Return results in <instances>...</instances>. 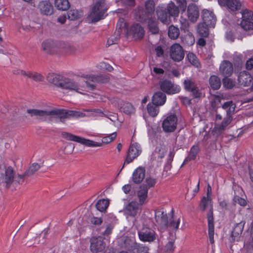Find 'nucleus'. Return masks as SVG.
I'll use <instances>...</instances> for the list:
<instances>
[{"label": "nucleus", "instance_id": "nucleus-6", "mask_svg": "<svg viewBox=\"0 0 253 253\" xmlns=\"http://www.w3.org/2000/svg\"><path fill=\"white\" fill-rule=\"evenodd\" d=\"M61 136L67 140L77 142L87 147H101L103 145L102 143L95 142L92 140L86 139L67 132H62Z\"/></svg>", "mask_w": 253, "mask_h": 253}, {"label": "nucleus", "instance_id": "nucleus-33", "mask_svg": "<svg viewBox=\"0 0 253 253\" xmlns=\"http://www.w3.org/2000/svg\"><path fill=\"white\" fill-rule=\"evenodd\" d=\"M210 27L203 22L199 23L197 26L198 33L201 37H207L209 35V28Z\"/></svg>", "mask_w": 253, "mask_h": 253}, {"label": "nucleus", "instance_id": "nucleus-55", "mask_svg": "<svg viewBox=\"0 0 253 253\" xmlns=\"http://www.w3.org/2000/svg\"><path fill=\"white\" fill-rule=\"evenodd\" d=\"M223 84L227 88H232L235 85L234 82L231 79L228 78V77H225L223 79Z\"/></svg>", "mask_w": 253, "mask_h": 253}, {"label": "nucleus", "instance_id": "nucleus-15", "mask_svg": "<svg viewBox=\"0 0 253 253\" xmlns=\"http://www.w3.org/2000/svg\"><path fill=\"white\" fill-rule=\"evenodd\" d=\"M202 18L203 23L211 27H214L216 21V18L212 12L207 9L203 10Z\"/></svg>", "mask_w": 253, "mask_h": 253}, {"label": "nucleus", "instance_id": "nucleus-22", "mask_svg": "<svg viewBox=\"0 0 253 253\" xmlns=\"http://www.w3.org/2000/svg\"><path fill=\"white\" fill-rule=\"evenodd\" d=\"M145 175V169L144 168L140 167L133 172L132 179L136 184L140 183L144 179Z\"/></svg>", "mask_w": 253, "mask_h": 253}, {"label": "nucleus", "instance_id": "nucleus-2", "mask_svg": "<svg viewBox=\"0 0 253 253\" xmlns=\"http://www.w3.org/2000/svg\"><path fill=\"white\" fill-rule=\"evenodd\" d=\"M27 113L31 117H35L37 119L41 120H45L47 116H50V119L52 117H54L63 124L65 123V119H67L64 114H62L63 112L60 109L54 108L50 110L28 109L27 110Z\"/></svg>", "mask_w": 253, "mask_h": 253}, {"label": "nucleus", "instance_id": "nucleus-3", "mask_svg": "<svg viewBox=\"0 0 253 253\" xmlns=\"http://www.w3.org/2000/svg\"><path fill=\"white\" fill-rule=\"evenodd\" d=\"M211 199L210 197H203L200 204V209L204 211L206 208L209 207V211L207 214V218L208 220V226H209V236L210 243L212 244L214 243V224H213V209L211 204Z\"/></svg>", "mask_w": 253, "mask_h": 253}, {"label": "nucleus", "instance_id": "nucleus-42", "mask_svg": "<svg viewBox=\"0 0 253 253\" xmlns=\"http://www.w3.org/2000/svg\"><path fill=\"white\" fill-rule=\"evenodd\" d=\"M83 11L76 9H71L67 13L68 19L71 20H77L83 15Z\"/></svg>", "mask_w": 253, "mask_h": 253}, {"label": "nucleus", "instance_id": "nucleus-53", "mask_svg": "<svg viewBox=\"0 0 253 253\" xmlns=\"http://www.w3.org/2000/svg\"><path fill=\"white\" fill-rule=\"evenodd\" d=\"M242 20H253V12L245 9L242 11Z\"/></svg>", "mask_w": 253, "mask_h": 253}, {"label": "nucleus", "instance_id": "nucleus-61", "mask_svg": "<svg viewBox=\"0 0 253 253\" xmlns=\"http://www.w3.org/2000/svg\"><path fill=\"white\" fill-rule=\"evenodd\" d=\"M174 154L173 152H170L169 155V158L168 159L167 164L165 166V169L167 170L170 169L171 168V163L172 161L173 158L174 157Z\"/></svg>", "mask_w": 253, "mask_h": 253}, {"label": "nucleus", "instance_id": "nucleus-34", "mask_svg": "<svg viewBox=\"0 0 253 253\" xmlns=\"http://www.w3.org/2000/svg\"><path fill=\"white\" fill-rule=\"evenodd\" d=\"M148 187L147 186L142 185L140 186L139 190L137 192V196L139 199L140 204L142 205L147 197Z\"/></svg>", "mask_w": 253, "mask_h": 253}, {"label": "nucleus", "instance_id": "nucleus-28", "mask_svg": "<svg viewBox=\"0 0 253 253\" xmlns=\"http://www.w3.org/2000/svg\"><path fill=\"white\" fill-rule=\"evenodd\" d=\"M41 168V166L38 163H34L31 164L22 175H18L19 179L24 178L26 176H31L34 175Z\"/></svg>", "mask_w": 253, "mask_h": 253}, {"label": "nucleus", "instance_id": "nucleus-21", "mask_svg": "<svg viewBox=\"0 0 253 253\" xmlns=\"http://www.w3.org/2000/svg\"><path fill=\"white\" fill-rule=\"evenodd\" d=\"M138 210V203L136 202H131L126 206L124 212L126 215L134 217L137 214Z\"/></svg>", "mask_w": 253, "mask_h": 253}, {"label": "nucleus", "instance_id": "nucleus-17", "mask_svg": "<svg viewBox=\"0 0 253 253\" xmlns=\"http://www.w3.org/2000/svg\"><path fill=\"white\" fill-rule=\"evenodd\" d=\"M187 14L189 20L192 23L196 22L199 17V10L195 4H190L187 10Z\"/></svg>", "mask_w": 253, "mask_h": 253}, {"label": "nucleus", "instance_id": "nucleus-13", "mask_svg": "<svg viewBox=\"0 0 253 253\" xmlns=\"http://www.w3.org/2000/svg\"><path fill=\"white\" fill-rule=\"evenodd\" d=\"M141 151L137 143L131 144L128 150L127 157L124 164L126 163L129 164L135 158L138 156ZM124 165H123L122 168H124Z\"/></svg>", "mask_w": 253, "mask_h": 253}, {"label": "nucleus", "instance_id": "nucleus-8", "mask_svg": "<svg viewBox=\"0 0 253 253\" xmlns=\"http://www.w3.org/2000/svg\"><path fill=\"white\" fill-rule=\"evenodd\" d=\"M14 171L11 167L2 168L0 167V185L6 184L8 188L13 181Z\"/></svg>", "mask_w": 253, "mask_h": 253}, {"label": "nucleus", "instance_id": "nucleus-57", "mask_svg": "<svg viewBox=\"0 0 253 253\" xmlns=\"http://www.w3.org/2000/svg\"><path fill=\"white\" fill-rule=\"evenodd\" d=\"M61 42H54L52 54H61Z\"/></svg>", "mask_w": 253, "mask_h": 253}, {"label": "nucleus", "instance_id": "nucleus-35", "mask_svg": "<svg viewBox=\"0 0 253 253\" xmlns=\"http://www.w3.org/2000/svg\"><path fill=\"white\" fill-rule=\"evenodd\" d=\"M136 243L128 237H124L121 239V245L123 248L127 249L129 252Z\"/></svg>", "mask_w": 253, "mask_h": 253}, {"label": "nucleus", "instance_id": "nucleus-52", "mask_svg": "<svg viewBox=\"0 0 253 253\" xmlns=\"http://www.w3.org/2000/svg\"><path fill=\"white\" fill-rule=\"evenodd\" d=\"M219 205L224 210L233 211L235 204H230L226 200H223L219 202Z\"/></svg>", "mask_w": 253, "mask_h": 253}, {"label": "nucleus", "instance_id": "nucleus-14", "mask_svg": "<svg viewBox=\"0 0 253 253\" xmlns=\"http://www.w3.org/2000/svg\"><path fill=\"white\" fill-rule=\"evenodd\" d=\"M170 55L173 60L180 61L184 57V52L179 44L175 43L171 46Z\"/></svg>", "mask_w": 253, "mask_h": 253}, {"label": "nucleus", "instance_id": "nucleus-12", "mask_svg": "<svg viewBox=\"0 0 253 253\" xmlns=\"http://www.w3.org/2000/svg\"><path fill=\"white\" fill-rule=\"evenodd\" d=\"M90 251L93 253L103 252L105 248V244L102 237H93L90 239Z\"/></svg>", "mask_w": 253, "mask_h": 253}, {"label": "nucleus", "instance_id": "nucleus-56", "mask_svg": "<svg viewBox=\"0 0 253 253\" xmlns=\"http://www.w3.org/2000/svg\"><path fill=\"white\" fill-rule=\"evenodd\" d=\"M117 28L118 29L117 35H119L123 29L126 28V23L123 18H120L117 25Z\"/></svg>", "mask_w": 253, "mask_h": 253}, {"label": "nucleus", "instance_id": "nucleus-30", "mask_svg": "<svg viewBox=\"0 0 253 253\" xmlns=\"http://www.w3.org/2000/svg\"><path fill=\"white\" fill-rule=\"evenodd\" d=\"M89 80L93 83L105 84L109 82L110 77L106 75H101L99 76L92 75L89 76Z\"/></svg>", "mask_w": 253, "mask_h": 253}, {"label": "nucleus", "instance_id": "nucleus-4", "mask_svg": "<svg viewBox=\"0 0 253 253\" xmlns=\"http://www.w3.org/2000/svg\"><path fill=\"white\" fill-rule=\"evenodd\" d=\"M107 7L105 1L100 0L97 1L92 8L91 12L88 15L87 19L92 23H94L103 19L106 15Z\"/></svg>", "mask_w": 253, "mask_h": 253}, {"label": "nucleus", "instance_id": "nucleus-27", "mask_svg": "<svg viewBox=\"0 0 253 253\" xmlns=\"http://www.w3.org/2000/svg\"><path fill=\"white\" fill-rule=\"evenodd\" d=\"M166 95L161 91L154 93L152 98V103L156 106H162L165 104L166 101Z\"/></svg>", "mask_w": 253, "mask_h": 253}, {"label": "nucleus", "instance_id": "nucleus-18", "mask_svg": "<svg viewBox=\"0 0 253 253\" xmlns=\"http://www.w3.org/2000/svg\"><path fill=\"white\" fill-rule=\"evenodd\" d=\"M233 68L232 63L228 60L222 62L219 67V72L225 77H228L232 75Z\"/></svg>", "mask_w": 253, "mask_h": 253}, {"label": "nucleus", "instance_id": "nucleus-51", "mask_svg": "<svg viewBox=\"0 0 253 253\" xmlns=\"http://www.w3.org/2000/svg\"><path fill=\"white\" fill-rule=\"evenodd\" d=\"M180 24V29L181 31H184L185 32H188L189 31V24L188 20L183 17H181L179 20Z\"/></svg>", "mask_w": 253, "mask_h": 253}, {"label": "nucleus", "instance_id": "nucleus-50", "mask_svg": "<svg viewBox=\"0 0 253 253\" xmlns=\"http://www.w3.org/2000/svg\"><path fill=\"white\" fill-rule=\"evenodd\" d=\"M41 230L36 231V232L31 237L30 243L29 244L30 245H35L39 244L40 241V237H39V235H41Z\"/></svg>", "mask_w": 253, "mask_h": 253}, {"label": "nucleus", "instance_id": "nucleus-7", "mask_svg": "<svg viewBox=\"0 0 253 253\" xmlns=\"http://www.w3.org/2000/svg\"><path fill=\"white\" fill-rule=\"evenodd\" d=\"M235 104L233 103L232 101H227L224 103L222 105V108L226 110L227 117L224 119L221 124L216 126V128L219 131H222L231 122L232 117L231 114L234 112L235 109Z\"/></svg>", "mask_w": 253, "mask_h": 253}, {"label": "nucleus", "instance_id": "nucleus-10", "mask_svg": "<svg viewBox=\"0 0 253 253\" xmlns=\"http://www.w3.org/2000/svg\"><path fill=\"white\" fill-rule=\"evenodd\" d=\"M177 118L175 115H170L167 117L163 121L162 127L165 132H171L174 131L176 128Z\"/></svg>", "mask_w": 253, "mask_h": 253}, {"label": "nucleus", "instance_id": "nucleus-59", "mask_svg": "<svg viewBox=\"0 0 253 253\" xmlns=\"http://www.w3.org/2000/svg\"><path fill=\"white\" fill-rule=\"evenodd\" d=\"M174 250V241H169L165 246V251L168 253H172Z\"/></svg>", "mask_w": 253, "mask_h": 253}, {"label": "nucleus", "instance_id": "nucleus-1", "mask_svg": "<svg viewBox=\"0 0 253 253\" xmlns=\"http://www.w3.org/2000/svg\"><path fill=\"white\" fill-rule=\"evenodd\" d=\"M46 78L49 83L52 84L56 87H60L62 89L74 90L82 93L79 91L80 88L78 84L71 79L64 78L60 75L54 73L48 74Z\"/></svg>", "mask_w": 253, "mask_h": 253}, {"label": "nucleus", "instance_id": "nucleus-20", "mask_svg": "<svg viewBox=\"0 0 253 253\" xmlns=\"http://www.w3.org/2000/svg\"><path fill=\"white\" fill-rule=\"evenodd\" d=\"M152 16L151 13H148L147 11L142 7H138L135 13L136 19L142 23L148 21L150 19H152Z\"/></svg>", "mask_w": 253, "mask_h": 253}, {"label": "nucleus", "instance_id": "nucleus-5", "mask_svg": "<svg viewBox=\"0 0 253 253\" xmlns=\"http://www.w3.org/2000/svg\"><path fill=\"white\" fill-rule=\"evenodd\" d=\"M155 220L158 224L164 228H166L169 226L174 229H177L179 224V219L176 222L174 221L173 211L171 213V218L169 220L166 213L164 211H158L155 213Z\"/></svg>", "mask_w": 253, "mask_h": 253}, {"label": "nucleus", "instance_id": "nucleus-60", "mask_svg": "<svg viewBox=\"0 0 253 253\" xmlns=\"http://www.w3.org/2000/svg\"><path fill=\"white\" fill-rule=\"evenodd\" d=\"M179 8L182 9L183 11H184L187 7V1L186 0H175Z\"/></svg>", "mask_w": 253, "mask_h": 253}, {"label": "nucleus", "instance_id": "nucleus-32", "mask_svg": "<svg viewBox=\"0 0 253 253\" xmlns=\"http://www.w3.org/2000/svg\"><path fill=\"white\" fill-rule=\"evenodd\" d=\"M60 110L63 112L62 114H64L67 118H69L70 117L80 118L85 116V114L84 113L78 111L65 110L63 109H60Z\"/></svg>", "mask_w": 253, "mask_h": 253}, {"label": "nucleus", "instance_id": "nucleus-9", "mask_svg": "<svg viewBox=\"0 0 253 253\" xmlns=\"http://www.w3.org/2000/svg\"><path fill=\"white\" fill-rule=\"evenodd\" d=\"M160 87L163 91L168 94H175L178 93L180 90V88L178 85L168 80L161 81Z\"/></svg>", "mask_w": 253, "mask_h": 253}, {"label": "nucleus", "instance_id": "nucleus-37", "mask_svg": "<svg viewBox=\"0 0 253 253\" xmlns=\"http://www.w3.org/2000/svg\"><path fill=\"white\" fill-rule=\"evenodd\" d=\"M209 84L212 89L217 90L220 88L221 82L219 78L216 76L212 75L210 78Z\"/></svg>", "mask_w": 253, "mask_h": 253}, {"label": "nucleus", "instance_id": "nucleus-16", "mask_svg": "<svg viewBox=\"0 0 253 253\" xmlns=\"http://www.w3.org/2000/svg\"><path fill=\"white\" fill-rule=\"evenodd\" d=\"M156 15L158 19L163 24L169 25L170 23V17L166 8L158 7L156 9Z\"/></svg>", "mask_w": 253, "mask_h": 253}, {"label": "nucleus", "instance_id": "nucleus-41", "mask_svg": "<svg viewBox=\"0 0 253 253\" xmlns=\"http://www.w3.org/2000/svg\"><path fill=\"white\" fill-rule=\"evenodd\" d=\"M179 34L180 31L177 27L173 25L169 26L168 29V35L171 39H177L178 38Z\"/></svg>", "mask_w": 253, "mask_h": 253}, {"label": "nucleus", "instance_id": "nucleus-39", "mask_svg": "<svg viewBox=\"0 0 253 253\" xmlns=\"http://www.w3.org/2000/svg\"><path fill=\"white\" fill-rule=\"evenodd\" d=\"M109 205V200L108 199H100L95 204L97 210L101 212L105 211Z\"/></svg>", "mask_w": 253, "mask_h": 253}, {"label": "nucleus", "instance_id": "nucleus-63", "mask_svg": "<svg viewBox=\"0 0 253 253\" xmlns=\"http://www.w3.org/2000/svg\"><path fill=\"white\" fill-rule=\"evenodd\" d=\"M198 152V148L197 146H193L191 149L190 153L189 154V156L192 160H194L196 158V156Z\"/></svg>", "mask_w": 253, "mask_h": 253}, {"label": "nucleus", "instance_id": "nucleus-58", "mask_svg": "<svg viewBox=\"0 0 253 253\" xmlns=\"http://www.w3.org/2000/svg\"><path fill=\"white\" fill-rule=\"evenodd\" d=\"M184 85L185 89L188 91H190L195 87L194 83L191 80L189 79L184 81Z\"/></svg>", "mask_w": 253, "mask_h": 253}, {"label": "nucleus", "instance_id": "nucleus-29", "mask_svg": "<svg viewBox=\"0 0 253 253\" xmlns=\"http://www.w3.org/2000/svg\"><path fill=\"white\" fill-rule=\"evenodd\" d=\"M120 110L126 114H131L134 112L135 109L132 105L129 102L121 101L119 104Z\"/></svg>", "mask_w": 253, "mask_h": 253}, {"label": "nucleus", "instance_id": "nucleus-46", "mask_svg": "<svg viewBox=\"0 0 253 253\" xmlns=\"http://www.w3.org/2000/svg\"><path fill=\"white\" fill-rule=\"evenodd\" d=\"M158 106L151 104H148L147 105V110L149 114L152 117H156L159 113Z\"/></svg>", "mask_w": 253, "mask_h": 253}, {"label": "nucleus", "instance_id": "nucleus-19", "mask_svg": "<svg viewBox=\"0 0 253 253\" xmlns=\"http://www.w3.org/2000/svg\"><path fill=\"white\" fill-rule=\"evenodd\" d=\"M245 224V221H241L240 223L236 224L232 232L231 242L238 241L243 232Z\"/></svg>", "mask_w": 253, "mask_h": 253}, {"label": "nucleus", "instance_id": "nucleus-45", "mask_svg": "<svg viewBox=\"0 0 253 253\" xmlns=\"http://www.w3.org/2000/svg\"><path fill=\"white\" fill-rule=\"evenodd\" d=\"M28 78L32 79L36 82H42L44 79L43 76L41 73L31 71H30Z\"/></svg>", "mask_w": 253, "mask_h": 253}, {"label": "nucleus", "instance_id": "nucleus-43", "mask_svg": "<svg viewBox=\"0 0 253 253\" xmlns=\"http://www.w3.org/2000/svg\"><path fill=\"white\" fill-rule=\"evenodd\" d=\"M226 6L232 11H235L240 9L241 3L238 0H229Z\"/></svg>", "mask_w": 253, "mask_h": 253}, {"label": "nucleus", "instance_id": "nucleus-62", "mask_svg": "<svg viewBox=\"0 0 253 253\" xmlns=\"http://www.w3.org/2000/svg\"><path fill=\"white\" fill-rule=\"evenodd\" d=\"M117 136V133L114 132L107 137H105L103 139V142L108 143L112 142Z\"/></svg>", "mask_w": 253, "mask_h": 253}, {"label": "nucleus", "instance_id": "nucleus-47", "mask_svg": "<svg viewBox=\"0 0 253 253\" xmlns=\"http://www.w3.org/2000/svg\"><path fill=\"white\" fill-rule=\"evenodd\" d=\"M155 2L153 0H148L145 2V10L147 11L148 13H151L152 15L155 11Z\"/></svg>", "mask_w": 253, "mask_h": 253}, {"label": "nucleus", "instance_id": "nucleus-24", "mask_svg": "<svg viewBox=\"0 0 253 253\" xmlns=\"http://www.w3.org/2000/svg\"><path fill=\"white\" fill-rule=\"evenodd\" d=\"M130 33L135 39H142L144 35V28L139 24H133L130 28Z\"/></svg>", "mask_w": 253, "mask_h": 253}, {"label": "nucleus", "instance_id": "nucleus-38", "mask_svg": "<svg viewBox=\"0 0 253 253\" xmlns=\"http://www.w3.org/2000/svg\"><path fill=\"white\" fill-rule=\"evenodd\" d=\"M61 54H71L75 50V47L72 45L63 42H61Z\"/></svg>", "mask_w": 253, "mask_h": 253}, {"label": "nucleus", "instance_id": "nucleus-49", "mask_svg": "<svg viewBox=\"0 0 253 253\" xmlns=\"http://www.w3.org/2000/svg\"><path fill=\"white\" fill-rule=\"evenodd\" d=\"M241 26L245 30H253V20H242Z\"/></svg>", "mask_w": 253, "mask_h": 253}, {"label": "nucleus", "instance_id": "nucleus-11", "mask_svg": "<svg viewBox=\"0 0 253 253\" xmlns=\"http://www.w3.org/2000/svg\"><path fill=\"white\" fill-rule=\"evenodd\" d=\"M138 235L140 240L143 242H152L156 239L155 232L152 229L144 227L138 232Z\"/></svg>", "mask_w": 253, "mask_h": 253}, {"label": "nucleus", "instance_id": "nucleus-44", "mask_svg": "<svg viewBox=\"0 0 253 253\" xmlns=\"http://www.w3.org/2000/svg\"><path fill=\"white\" fill-rule=\"evenodd\" d=\"M130 252L131 253H148V249L136 243Z\"/></svg>", "mask_w": 253, "mask_h": 253}, {"label": "nucleus", "instance_id": "nucleus-54", "mask_svg": "<svg viewBox=\"0 0 253 253\" xmlns=\"http://www.w3.org/2000/svg\"><path fill=\"white\" fill-rule=\"evenodd\" d=\"M183 42L188 46L192 45L195 42L194 37L191 34H188L185 36Z\"/></svg>", "mask_w": 253, "mask_h": 253}, {"label": "nucleus", "instance_id": "nucleus-23", "mask_svg": "<svg viewBox=\"0 0 253 253\" xmlns=\"http://www.w3.org/2000/svg\"><path fill=\"white\" fill-rule=\"evenodd\" d=\"M38 8L41 13L44 15H50L53 12L52 5L48 1H41L38 5Z\"/></svg>", "mask_w": 253, "mask_h": 253}, {"label": "nucleus", "instance_id": "nucleus-26", "mask_svg": "<svg viewBox=\"0 0 253 253\" xmlns=\"http://www.w3.org/2000/svg\"><path fill=\"white\" fill-rule=\"evenodd\" d=\"M148 33L152 35H158L160 33L159 23L155 18L150 19L148 21Z\"/></svg>", "mask_w": 253, "mask_h": 253}, {"label": "nucleus", "instance_id": "nucleus-36", "mask_svg": "<svg viewBox=\"0 0 253 253\" xmlns=\"http://www.w3.org/2000/svg\"><path fill=\"white\" fill-rule=\"evenodd\" d=\"M54 42L51 40L44 41L42 44V49L47 54H52Z\"/></svg>", "mask_w": 253, "mask_h": 253}, {"label": "nucleus", "instance_id": "nucleus-64", "mask_svg": "<svg viewBox=\"0 0 253 253\" xmlns=\"http://www.w3.org/2000/svg\"><path fill=\"white\" fill-rule=\"evenodd\" d=\"M167 148L165 146H161L158 150V157L162 159L164 158L165 155L167 152Z\"/></svg>", "mask_w": 253, "mask_h": 253}, {"label": "nucleus", "instance_id": "nucleus-48", "mask_svg": "<svg viewBox=\"0 0 253 253\" xmlns=\"http://www.w3.org/2000/svg\"><path fill=\"white\" fill-rule=\"evenodd\" d=\"M187 58L190 63L194 66L198 68L200 66V63L197 58L193 53H189L187 55Z\"/></svg>", "mask_w": 253, "mask_h": 253}, {"label": "nucleus", "instance_id": "nucleus-40", "mask_svg": "<svg viewBox=\"0 0 253 253\" xmlns=\"http://www.w3.org/2000/svg\"><path fill=\"white\" fill-rule=\"evenodd\" d=\"M55 6L59 10L65 11L70 7L68 0H55Z\"/></svg>", "mask_w": 253, "mask_h": 253}, {"label": "nucleus", "instance_id": "nucleus-25", "mask_svg": "<svg viewBox=\"0 0 253 253\" xmlns=\"http://www.w3.org/2000/svg\"><path fill=\"white\" fill-rule=\"evenodd\" d=\"M253 78L246 72H241L238 77V82L241 85L248 86L251 84Z\"/></svg>", "mask_w": 253, "mask_h": 253}, {"label": "nucleus", "instance_id": "nucleus-31", "mask_svg": "<svg viewBox=\"0 0 253 253\" xmlns=\"http://www.w3.org/2000/svg\"><path fill=\"white\" fill-rule=\"evenodd\" d=\"M168 13L170 17H178L179 13V8L173 2L169 3L166 8Z\"/></svg>", "mask_w": 253, "mask_h": 253}]
</instances>
